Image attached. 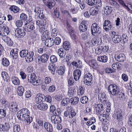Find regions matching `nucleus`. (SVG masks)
<instances>
[{
  "mask_svg": "<svg viewBox=\"0 0 132 132\" xmlns=\"http://www.w3.org/2000/svg\"><path fill=\"white\" fill-rule=\"evenodd\" d=\"M30 112L27 109L23 108L18 111L16 115L19 119L25 120L28 123L30 124L32 121V118L30 116Z\"/></svg>",
  "mask_w": 132,
  "mask_h": 132,
  "instance_id": "f257e3e1",
  "label": "nucleus"
},
{
  "mask_svg": "<svg viewBox=\"0 0 132 132\" xmlns=\"http://www.w3.org/2000/svg\"><path fill=\"white\" fill-rule=\"evenodd\" d=\"M108 90L110 94L113 96H116L119 95L121 99L123 100L125 99L126 95L123 93L119 91V87L115 84L110 85L108 87Z\"/></svg>",
  "mask_w": 132,
  "mask_h": 132,
  "instance_id": "f03ea898",
  "label": "nucleus"
},
{
  "mask_svg": "<svg viewBox=\"0 0 132 132\" xmlns=\"http://www.w3.org/2000/svg\"><path fill=\"white\" fill-rule=\"evenodd\" d=\"M93 79V76L89 72L84 73V81L86 85H91L92 84Z\"/></svg>",
  "mask_w": 132,
  "mask_h": 132,
  "instance_id": "7ed1b4c3",
  "label": "nucleus"
},
{
  "mask_svg": "<svg viewBox=\"0 0 132 132\" xmlns=\"http://www.w3.org/2000/svg\"><path fill=\"white\" fill-rule=\"evenodd\" d=\"M91 30L93 35L95 36L98 35L101 32V26L97 23H94L91 26Z\"/></svg>",
  "mask_w": 132,
  "mask_h": 132,
  "instance_id": "20e7f679",
  "label": "nucleus"
},
{
  "mask_svg": "<svg viewBox=\"0 0 132 132\" xmlns=\"http://www.w3.org/2000/svg\"><path fill=\"white\" fill-rule=\"evenodd\" d=\"M0 27V35L2 36V38L7 36L9 34L10 32L9 27L4 24L2 25Z\"/></svg>",
  "mask_w": 132,
  "mask_h": 132,
  "instance_id": "39448f33",
  "label": "nucleus"
},
{
  "mask_svg": "<svg viewBox=\"0 0 132 132\" xmlns=\"http://www.w3.org/2000/svg\"><path fill=\"white\" fill-rule=\"evenodd\" d=\"M25 29L23 28H17L15 29L14 33L15 36L18 38H22L23 37L26 35Z\"/></svg>",
  "mask_w": 132,
  "mask_h": 132,
  "instance_id": "423d86ee",
  "label": "nucleus"
},
{
  "mask_svg": "<svg viewBox=\"0 0 132 132\" xmlns=\"http://www.w3.org/2000/svg\"><path fill=\"white\" fill-rule=\"evenodd\" d=\"M123 113L122 110L120 109H118L116 110L115 113V116L116 117V119L119 121V123L120 125L121 126L123 124V122L121 121L123 119Z\"/></svg>",
  "mask_w": 132,
  "mask_h": 132,
  "instance_id": "0eeeda50",
  "label": "nucleus"
},
{
  "mask_svg": "<svg viewBox=\"0 0 132 132\" xmlns=\"http://www.w3.org/2000/svg\"><path fill=\"white\" fill-rule=\"evenodd\" d=\"M55 115L54 114L53 115L51 118V121L52 122L55 124L57 125L60 123L62 121L61 118L60 116L57 115L56 113Z\"/></svg>",
  "mask_w": 132,
  "mask_h": 132,
  "instance_id": "6e6552de",
  "label": "nucleus"
},
{
  "mask_svg": "<svg viewBox=\"0 0 132 132\" xmlns=\"http://www.w3.org/2000/svg\"><path fill=\"white\" fill-rule=\"evenodd\" d=\"M11 127V124L9 122H6L4 123V125L0 124V131H8Z\"/></svg>",
  "mask_w": 132,
  "mask_h": 132,
  "instance_id": "1a4fd4ad",
  "label": "nucleus"
},
{
  "mask_svg": "<svg viewBox=\"0 0 132 132\" xmlns=\"http://www.w3.org/2000/svg\"><path fill=\"white\" fill-rule=\"evenodd\" d=\"M34 54V52L33 51H30L28 52L26 57L25 58L26 61L28 63L32 61L34 59L33 57Z\"/></svg>",
  "mask_w": 132,
  "mask_h": 132,
  "instance_id": "9d476101",
  "label": "nucleus"
},
{
  "mask_svg": "<svg viewBox=\"0 0 132 132\" xmlns=\"http://www.w3.org/2000/svg\"><path fill=\"white\" fill-rule=\"evenodd\" d=\"M91 43L93 45L97 46L101 45L102 43V40L101 38L95 37L92 38Z\"/></svg>",
  "mask_w": 132,
  "mask_h": 132,
  "instance_id": "9b49d317",
  "label": "nucleus"
},
{
  "mask_svg": "<svg viewBox=\"0 0 132 132\" xmlns=\"http://www.w3.org/2000/svg\"><path fill=\"white\" fill-rule=\"evenodd\" d=\"M111 22L109 20H105L103 26V29L105 30L106 31H108L111 29Z\"/></svg>",
  "mask_w": 132,
  "mask_h": 132,
  "instance_id": "f8f14e48",
  "label": "nucleus"
},
{
  "mask_svg": "<svg viewBox=\"0 0 132 132\" xmlns=\"http://www.w3.org/2000/svg\"><path fill=\"white\" fill-rule=\"evenodd\" d=\"M44 98L45 96L43 94H39L36 95L35 102L37 104H39L43 102Z\"/></svg>",
  "mask_w": 132,
  "mask_h": 132,
  "instance_id": "ddd939ff",
  "label": "nucleus"
},
{
  "mask_svg": "<svg viewBox=\"0 0 132 132\" xmlns=\"http://www.w3.org/2000/svg\"><path fill=\"white\" fill-rule=\"evenodd\" d=\"M50 55L49 54L45 53L41 55L39 60L42 63H45L48 60Z\"/></svg>",
  "mask_w": 132,
  "mask_h": 132,
  "instance_id": "4468645a",
  "label": "nucleus"
},
{
  "mask_svg": "<svg viewBox=\"0 0 132 132\" xmlns=\"http://www.w3.org/2000/svg\"><path fill=\"white\" fill-rule=\"evenodd\" d=\"M37 78V77L36 75L34 73H31L30 75L28 76V81L29 82H30L33 84Z\"/></svg>",
  "mask_w": 132,
  "mask_h": 132,
  "instance_id": "2eb2a0df",
  "label": "nucleus"
},
{
  "mask_svg": "<svg viewBox=\"0 0 132 132\" xmlns=\"http://www.w3.org/2000/svg\"><path fill=\"white\" fill-rule=\"evenodd\" d=\"M73 74L74 79L77 81L80 78L81 74V71L79 69H77L74 71Z\"/></svg>",
  "mask_w": 132,
  "mask_h": 132,
  "instance_id": "dca6fc26",
  "label": "nucleus"
},
{
  "mask_svg": "<svg viewBox=\"0 0 132 132\" xmlns=\"http://www.w3.org/2000/svg\"><path fill=\"white\" fill-rule=\"evenodd\" d=\"M71 64L73 65V67L75 68H80L82 67V63L81 61L79 60H76L71 63Z\"/></svg>",
  "mask_w": 132,
  "mask_h": 132,
  "instance_id": "f3484780",
  "label": "nucleus"
},
{
  "mask_svg": "<svg viewBox=\"0 0 132 132\" xmlns=\"http://www.w3.org/2000/svg\"><path fill=\"white\" fill-rule=\"evenodd\" d=\"M44 44L45 46H47L51 47L52 46L53 44L54 40L53 39L50 38L45 40H44Z\"/></svg>",
  "mask_w": 132,
  "mask_h": 132,
  "instance_id": "a211bd4d",
  "label": "nucleus"
},
{
  "mask_svg": "<svg viewBox=\"0 0 132 132\" xmlns=\"http://www.w3.org/2000/svg\"><path fill=\"white\" fill-rule=\"evenodd\" d=\"M44 126L46 130L48 132H52L53 127L51 124L48 122H45L44 123Z\"/></svg>",
  "mask_w": 132,
  "mask_h": 132,
  "instance_id": "6ab92c4d",
  "label": "nucleus"
},
{
  "mask_svg": "<svg viewBox=\"0 0 132 132\" xmlns=\"http://www.w3.org/2000/svg\"><path fill=\"white\" fill-rule=\"evenodd\" d=\"M95 106L96 114H100L103 109V105L102 104H99L95 105Z\"/></svg>",
  "mask_w": 132,
  "mask_h": 132,
  "instance_id": "aec40b11",
  "label": "nucleus"
},
{
  "mask_svg": "<svg viewBox=\"0 0 132 132\" xmlns=\"http://www.w3.org/2000/svg\"><path fill=\"white\" fill-rule=\"evenodd\" d=\"M2 39L8 46H12L13 45V41L9 37H2Z\"/></svg>",
  "mask_w": 132,
  "mask_h": 132,
  "instance_id": "412c9836",
  "label": "nucleus"
},
{
  "mask_svg": "<svg viewBox=\"0 0 132 132\" xmlns=\"http://www.w3.org/2000/svg\"><path fill=\"white\" fill-rule=\"evenodd\" d=\"M50 35L49 31L47 30H45L43 32L41 36V39L44 41V40L50 38L49 36Z\"/></svg>",
  "mask_w": 132,
  "mask_h": 132,
  "instance_id": "4be33fe9",
  "label": "nucleus"
},
{
  "mask_svg": "<svg viewBox=\"0 0 132 132\" xmlns=\"http://www.w3.org/2000/svg\"><path fill=\"white\" fill-rule=\"evenodd\" d=\"M25 29L29 32L33 30L35 28L34 26L31 23H27L25 24Z\"/></svg>",
  "mask_w": 132,
  "mask_h": 132,
  "instance_id": "5701e85b",
  "label": "nucleus"
},
{
  "mask_svg": "<svg viewBox=\"0 0 132 132\" xmlns=\"http://www.w3.org/2000/svg\"><path fill=\"white\" fill-rule=\"evenodd\" d=\"M122 40L121 36L119 35L113 36L112 38L113 42L115 43L120 42Z\"/></svg>",
  "mask_w": 132,
  "mask_h": 132,
  "instance_id": "b1692460",
  "label": "nucleus"
},
{
  "mask_svg": "<svg viewBox=\"0 0 132 132\" xmlns=\"http://www.w3.org/2000/svg\"><path fill=\"white\" fill-rule=\"evenodd\" d=\"M12 13H16L19 12L20 9L17 6L14 5H11L9 8Z\"/></svg>",
  "mask_w": 132,
  "mask_h": 132,
  "instance_id": "393cba45",
  "label": "nucleus"
},
{
  "mask_svg": "<svg viewBox=\"0 0 132 132\" xmlns=\"http://www.w3.org/2000/svg\"><path fill=\"white\" fill-rule=\"evenodd\" d=\"M18 50L16 49H14L11 50L10 54L13 59H16L18 57Z\"/></svg>",
  "mask_w": 132,
  "mask_h": 132,
  "instance_id": "a878e982",
  "label": "nucleus"
},
{
  "mask_svg": "<svg viewBox=\"0 0 132 132\" xmlns=\"http://www.w3.org/2000/svg\"><path fill=\"white\" fill-rule=\"evenodd\" d=\"M98 10L97 8L93 7L90 9L89 12L90 15L95 16L98 14Z\"/></svg>",
  "mask_w": 132,
  "mask_h": 132,
  "instance_id": "bb28decb",
  "label": "nucleus"
},
{
  "mask_svg": "<svg viewBox=\"0 0 132 132\" xmlns=\"http://www.w3.org/2000/svg\"><path fill=\"white\" fill-rule=\"evenodd\" d=\"M11 81L12 83L15 85H19L20 84V81L19 79L14 76L11 77Z\"/></svg>",
  "mask_w": 132,
  "mask_h": 132,
  "instance_id": "cd10ccee",
  "label": "nucleus"
},
{
  "mask_svg": "<svg viewBox=\"0 0 132 132\" xmlns=\"http://www.w3.org/2000/svg\"><path fill=\"white\" fill-rule=\"evenodd\" d=\"M104 8L105 14L106 15L111 13L112 11V8L110 6H106L104 7Z\"/></svg>",
  "mask_w": 132,
  "mask_h": 132,
  "instance_id": "c85d7f7f",
  "label": "nucleus"
},
{
  "mask_svg": "<svg viewBox=\"0 0 132 132\" xmlns=\"http://www.w3.org/2000/svg\"><path fill=\"white\" fill-rule=\"evenodd\" d=\"M17 93L18 95L20 96H22L24 91V88L22 86H19L17 89Z\"/></svg>",
  "mask_w": 132,
  "mask_h": 132,
  "instance_id": "c756f323",
  "label": "nucleus"
},
{
  "mask_svg": "<svg viewBox=\"0 0 132 132\" xmlns=\"http://www.w3.org/2000/svg\"><path fill=\"white\" fill-rule=\"evenodd\" d=\"M48 108V106L46 103H42L38 105L37 108L43 111L46 110Z\"/></svg>",
  "mask_w": 132,
  "mask_h": 132,
  "instance_id": "7c9ffc66",
  "label": "nucleus"
},
{
  "mask_svg": "<svg viewBox=\"0 0 132 132\" xmlns=\"http://www.w3.org/2000/svg\"><path fill=\"white\" fill-rule=\"evenodd\" d=\"M57 53L61 58L64 57L65 55V52L64 51L63 49L62 48H60L58 50Z\"/></svg>",
  "mask_w": 132,
  "mask_h": 132,
  "instance_id": "2f4dec72",
  "label": "nucleus"
},
{
  "mask_svg": "<svg viewBox=\"0 0 132 132\" xmlns=\"http://www.w3.org/2000/svg\"><path fill=\"white\" fill-rule=\"evenodd\" d=\"M89 64L90 67L94 69H96L98 67V65L96 63V61L94 60L89 61Z\"/></svg>",
  "mask_w": 132,
  "mask_h": 132,
  "instance_id": "473e14b6",
  "label": "nucleus"
},
{
  "mask_svg": "<svg viewBox=\"0 0 132 132\" xmlns=\"http://www.w3.org/2000/svg\"><path fill=\"white\" fill-rule=\"evenodd\" d=\"M97 60L98 61L100 62L105 63L108 60V57L106 55H104L97 57Z\"/></svg>",
  "mask_w": 132,
  "mask_h": 132,
  "instance_id": "72a5a7b5",
  "label": "nucleus"
},
{
  "mask_svg": "<svg viewBox=\"0 0 132 132\" xmlns=\"http://www.w3.org/2000/svg\"><path fill=\"white\" fill-rule=\"evenodd\" d=\"M116 59L117 61L123 62L125 59V56L123 54H120L119 55L116 56Z\"/></svg>",
  "mask_w": 132,
  "mask_h": 132,
  "instance_id": "f704fd0d",
  "label": "nucleus"
},
{
  "mask_svg": "<svg viewBox=\"0 0 132 132\" xmlns=\"http://www.w3.org/2000/svg\"><path fill=\"white\" fill-rule=\"evenodd\" d=\"M65 67L64 66L60 67L57 68L56 72L59 75H62L64 74L65 71Z\"/></svg>",
  "mask_w": 132,
  "mask_h": 132,
  "instance_id": "c9c22d12",
  "label": "nucleus"
},
{
  "mask_svg": "<svg viewBox=\"0 0 132 132\" xmlns=\"http://www.w3.org/2000/svg\"><path fill=\"white\" fill-rule=\"evenodd\" d=\"M79 28L80 32H83L87 30V26L85 24L81 23L79 26Z\"/></svg>",
  "mask_w": 132,
  "mask_h": 132,
  "instance_id": "e433bc0d",
  "label": "nucleus"
},
{
  "mask_svg": "<svg viewBox=\"0 0 132 132\" xmlns=\"http://www.w3.org/2000/svg\"><path fill=\"white\" fill-rule=\"evenodd\" d=\"M30 37L32 39L35 40H37L39 39V35L37 34L35 31L31 33L30 35Z\"/></svg>",
  "mask_w": 132,
  "mask_h": 132,
  "instance_id": "4c0bfd02",
  "label": "nucleus"
},
{
  "mask_svg": "<svg viewBox=\"0 0 132 132\" xmlns=\"http://www.w3.org/2000/svg\"><path fill=\"white\" fill-rule=\"evenodd\" d=\"M71 45L69 42L68 41L64 42L63 45V48L66 50H69L70 48Z\"/></svg>",
  "mask_w": 132,
  "mask_h": 132,
  "instance_id": "58836bf2",
  "label": "nucleus"
},
{
  "mask_svg": "<svg viewBox=\"0 0 132 132\" xmlns=\"http://www.w3.org/2000/svg\"><path fill=\"white\" fill-rule=\"evenodd\" d=\"M79 101V98L78 97H75L71 98L70 101L72 105H75L78 104Z\"/></svg>",
  "mask_w": 132,
  "mask_h": 132,
  "instance_id": "ea45409f",
  "label": "nucleus"
},
{
  "mask_svg": "<svg viewBox=\"0 0 132 132\" xmlns=\"http://www.w3.org/2000/svg\"><path fill=\"white\" fill-rule=\"evenodd\" d=\"M75 90V88L73 87H71L69 88L68 92V95L70 97L73 96L75 92H76Z\"/></svg>",
  "mask_w": 132,
  "mask_h": 132,
  "instance_id": "a19ab883",
  "label": "nucleus"
},
{
  "mask_svg": "<svg viewBox=\"0 0 132 132\" xmlns=\"http://www.w3.org/2000/svg\"><path fill=\"white\" fill-rule=\"evenodd\" d=\"M2 65L5 66H8L10 64L9 60L6 58H3L2 60Z\"/></svg>",
  "mask_w": 132,
  "mask_h": 132,
  "instance_id": "79ce46f5",
  "label": "nucleus"
},
{
  "mask_svg": "<svg viewBox=\"0 0 132 132\" xmlns=\"http://www.w3.org/2000/svg\"><path fill=\"white\" fill-rule=\"evenodd\" d=\"M96 120L94 117H92L89 119V121L87 123L86 125H90L95 122Z\"/></svg>",
  "mask_w": 132,
  "mask_h": 132,
  "instance_id": "37998d69",
  "label": "nucleus"
},
{
  "mask_svg": "<svg viewBox=\"0 0 132 132\" xmlns=\"http://www.w3.org/2000/svg\"><path fill=\"white\" fill-rule=\"evenodd\" d=\"M69 117L72 118L76 115V113L74 110L72 109V108H70L69 109Z\"/></svg>",
  "mask_w": 132,
  "mask_h": 132,
  "instance_id": "c03bdc74",
  "label": "nucleus"
},
{
  "mask_svg": "<svg viewBox=\"0 0 132 132\" xmlns=\"http://www.w3.org/2000/svg\"><path fill=\"white\" fill-rule=\"evenodd\" d=\"M70 100L69 98H65L62 100L61 104L63 106H65L68 104Z\"/></svg>",
  "mask_w": 132,
  "mask_h": 132,
  "instance_id": "a18cd8bd",
  "label": "nucleus"
},
{
  "mask_svg": "<svg viewBox=\"0 0 132 132\" xmlns=\"http://www.w3.org/2000/svg\"><path fill=\"white\" fill-rule=\"evenodd\" d=\"M28 51L26 50H22L21 51L20 53V56L21 57H26L27 54L28 52Z\"/></svg>",
  "mask_w": 132,
  "mask_h": 132,
  "instance_id": "49530a36",
  "label": "nucleus"
},
{
  "mask_svg": "<svg viewBox=\"0 0 132 132\" xmlns=\"http://www.w3.org/2000/svg\"><path fill=\"white\" fill-rule=\"evenodd\" d=\"M79 10L78 6H76L73 8H72L70 9V12L72 14H76L78 12Z\"/></svg>",
  "mask_w": 132,
  "mask_h": 132,
  "instance_id": "de8ad7c7",
  "label": "nucleus"
},
{
  "mask_svg": "<svg viewBox=\"0 0 132 132\" xmlns=\"http://www.w3.org/2000/svg\"><path fill=\"white\" fill-rule=\"evenodd\" d=\"M85 88L81 86L80 87L79 89L78 90V95H82L84 93Z\"/></svg>",
  "mask_w": 132,
  "mask_h": 132,
  "instance_id": "09e8293b",
  "label": "nucleus"
},
{
  "mask_svg": "<svg viewBox=\"0 0 132 132\" xmlns=\"http://www.w3.org/2000/svg\"><path fill=\"white\" fill-rule=\"evenodd\" d=\"M6 111L3 109H0V119L4 118L6 116Z\"/></svg>",
  "mask_w": 132,
  "mask_h": 132,
  "instance_id": "8fccbe9b",
  "label": "nucleus"
},
{
  "mask_svg": "<svg viewBox=\"0 0 132 132\" xmlns=\"http://www.w3.org/2000/svg\"><path fill=\"white\" fill-rule=\"evenodd\" d=\"M81 102L83 104L86 103L88 101V97L86 96H84L81 97L80 99Z\"/></svg>",
  "mask_w": 132,
  "mask_h": 132,
  "instance_id": "3c124183",
  "label": "nucleus"
},
{
  "mask_svg": "<svg viewBox=\"0 0 132 132\" xmlns=\"http://www.w3.org/2000/svg\"><path fill=\"white\" fill-rule=\"evenodd\" d=\"M90 37L89 35L86 33H82L81 35V37L82 39L84 40H86L89 38Z\"/></svg>",
  "mask_w": 132,
  "mask_h": 132,
  "instance_id": "603ef678",
  "label": "nucleus"
},
{
  "mask_svg": "<svg viewBox=\"0 0 132 132\" xmlns=\"http://www.w3.org/2000/svg\"><path fill=\"white\" fill-rule=\"evenodd\" d=\"M50 60L51 62L55 63L57 61V58L55 55H51L50 57Z\"/></svg>",
  "mask_w": 132,
  "mask_h": 132,
  "instance_id": "864d4df0",
  "label": "nucleus"
},
{
  "mask_svg": "<svg viewBox=\"0 0 132 132\" xmlns=\"http://www.w3.org/2000/svg\"><path fill=\"white\" fill-rule=\"evenodd\" d=\"M68 84L70 86L73 85L75 84L74 81L72 77L69 78L68 80Z\"/></svg>",
  "mask_w": 132,
  "mask_h": 132,
  "instance_id": "5fc2aeb1",
  "label": "nucleus"
},
{
  "mask_svg": "<svg viewBox=\"0 0 132 132\" xmlns=\"http://www.w3.org/2000/svg\"><path fill=\"white\" fill-rule=\"evenodd\" d=\"M35 82L33 84L34 85H40L42 82V80L40 78H38L37 80L36 79Z\"/></svg>",
  "mask_w": 132,
  "mask_h": 132,
  "instance_id": "6e6d98bb",
  "label": "nucleus"
},
{
  "mask_svg": "<svg viewBox=\"0 0 132 132\" xmlns=\"http://www.w3.org/2000/svg\"><path fill=\"white\" fill-rule=\"evenodd\" d=\"M20 130V126L19 125H16L14 126L13 128L14 132H18Z\"/></svg>",
  "mask_w": 132,
  "mask_h": 132,
  "instance_id": "4d7b16f0",
  "label": "nucleus"
},
{
  "mask_svg": "<svg viewBox=\"0 0 132 132\" xmlns=\"http://www.w3.org/2000/svg\"><path fill=\"white\" fill-rule=\"evenodd\" d=\"M51 36L53 38L57 35V30L55 28H54L51 31Z\"/></svg>",
  "mask_w": 132,
  "mask_h": 132,
  "instance_id": "13d9d810",
  "label": "nucleus"
},
{
  "mask_svg": "<svg viewBox=\"0 0 132 132\" xmlns=\"http://www.w3.org/2000/svg\"><path fill=\"white\" fill-rule=\"evenodd\" d=\"M10 108L12 110L14 111H18V105L15 103H13L12 105H11Z\"/></svg>",
  "mask_w": 132,
  "mask_h": 132,
  "instance_id": "bf43d9fd",
  "label": "nucleus"
},
{
  "mask_svg": "<svg viewBox=\"0 0 132 132\" xmlns=\"http://www.w3.org/2000/svg\"><path fill=\"white\" fill-rule=\"evenodd\" d=\"M105 94L104 93H100L99 94L98 96V98L100 100L102 101L103 99L105 98Z\"/></svg>",
  "mask_w": 132,
  "mask_h": 132,
  "instance_id": "052dcab7",
  "label": "nucleus"
},
{
  "mask_svg": "<svg viewBox=\"0 0 132 132\" xmlns=\"http://www.w3.org/2000/svg\"><path fill=\"white\" fill-rule=\"evenodd\" d=\"M101 47L102 51L103 52H108L109 50V47L108 46H100Z\"/></svg>",
  "mask_w": 132,
  "mask_h": 132,
  "instance_id": "680f3d73",
  "label": "nucleus"
},
{
  "mask_svg": "<svg viewBox=\"0 0 132 132\" xmlns=\"http://www.w3.org/2000/svg\"><path fill=\"white\" fill-rule=\"evenodd\" d=\"M51 79L49 77H46L44 78V82L46 84H49L51 81Z\"/></svg>",
  "mask_w": 132,
  "mask_h": 132,
  "instance_id": "e2e57ef3",
  "label": "nucleus"
},
{
  "mask_svg": "<svg viewBox=\"0 0 132 132\" xmlns=\"http://www.w3.org/2000/svg\"><path fill=\"white\" fill-rule=\"evenodd\" d=\"M110 4L112 6H117L118 7L119 6V5L114 0H109Z\"/></svg>",
  "mask_w": 132,
  "mask_h": 132,
  "instance_id": "0e129e2a",
  "label": "nucleus"
},
{
  "mask_svg": "<svg viewBox=\"0 0 132 132\" xmlns=\"http://www.w3.org/2000/svg\"><path fill=\"white\" fill-rule=\"evenodd\" d=\"M96 0H88L87 4L90 6H93L95 5V1Z\"/></svg>",
  "mask_w": 132,
  "mask_h": 132,
  "instance_id": "69168bd1",
  "label": "nucleus"
},
{
  "mask_svg": "<svg viewBox=\"0 0 132 132\" xmlns=\"http://www.w3.org/2000/svg\"><path fill=\"white\" fill-rule=\"evenodd\" d=\"M61 41V38L59 37H57L55 38L54 42L56 45H58L60 44Z\"/></svg>",
  "mask_w": 132,
  "mask_h": 132,
  "instance_id": "338daca9",
  "label": "nucleus"
},
{
  "mask_svg": "<svg viewBox=\"0 0 132 132\" xmlns=\"http://www.w3.org/2000/svg\"><path fill=\"white\" fill-rule=\"evenodd\" d=\"M45 101L49 103L51 102L52 101V98L50 95H47L45 97Z\"/></svg>",
  "mask_w": 132,
  "mask_h": 132,
  "instance_id": "774afa93",
  "label": "nucleus"
}]
</instances>
